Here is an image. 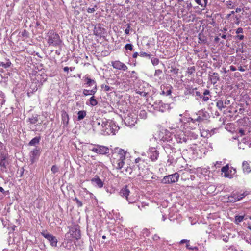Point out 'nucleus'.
Masks as SVG:
<instances>
[{"label":"nucleus","instance_id":"obj_14","mask_svg":"<svg viewBox=\"0 0 251 251\" xmlns=\"http://www.w3.org/2000/svg\"><path fill=\"white\" fill-rule=\"evenodd\" d=\"M197 117L196 118V120L197 121V122H201L205 120H207L209 118V114L207 112L201 110L198 111V113L196 114Z\"/></svg>","mask_w":251,"mask_h":251},{"label":"nucleus","instance_id":"obj_27","mask_svg":"<svg viewBox=\"0 0 251 251\" xmlns=\"http://www.w3.org/2000/svg\"><path fill=\"white\" fill-rule=\"evenodd\" d=\"M125 161H123L117 159L116 160L114 161L113 166L115 167L116 169L120 170L123 167L124 165H125Z\"/></svg>","mask_w":251,"mask_h":251},{"label":"nucleus","instance_id":"obj_10","mask_svg":"<svg viewBox=\"0 0 251 251\" xmlns=\"http://www.w3.org/2000/svg\"><path fill=\"white\" fill-rule=\"evenodd\" d=\"M246 196L245 193L239 192L232 193L230 196L228 197L227 202H235L242 200Z\"/></svg>","mask_w":251,"mask_h":251},{"label":"nucleus","instance_id":"obj_59","mask_svg":"<svg viewBox=\"0 0 251 251\" xmlns=\"http://www.w3.org/2000/svg\"><path fill=\"white\" fill-rule=\"evenodd\" d=\"M162 73V71L161 70L158 69L156 70L155 71L154 75L155 76H159Z\"/></svg>","mask_w":251,"mask_h":251},{"label":"nucleus","instance_id":"obj_33","mask_svg":"<svg viewBox=\"0 0 251 251\" xmlns=\"http://www.w3.org/2000/svg\"><path fill=\"white\" fill-rule=\"evenodd\" d=\"M41 137L40 136H36L33 138L29 143V145L30 146H35L36 144H38L40 141Z\"/></svg>","mask_w":251,"mask_h":251},{"label":"nucleus","instance_id":"obj_23","mask_svg":"<svg viewBox=\"0 0 251 251\" xmlns=\"http://www.w3.org/2000/svg\"><path fill=\"white\" fill-rule=\"evenodd\" d=\"M105 29L100 25L95 26L94 29V33L95 35L101 37L104 33Z\"/></svg>","mask_w":251,"mask_h":251},{"label":"nucleus","instance_id":"obj_47","mask_svg":"<svg viewBox=\"0 0 251 251\" xmlns=\"http://www.w3.org/2000/svg\"><path fill=\"white\" fill-rule=\"evenodd\" d=\"M151 62L153 65H157L159 63V60L157 58L152 57L151 58Z\"/></svg>","mask_w":251,"mask_h":251},{"label":"nucleus","instance_id":"obj_32","mask_svg":"<svg viewBox=\"0 0 251 251\" xmlns=\"http://www.w3.org/2000/svg\"><path fill=\"white\" fill-rule=\"evenodd\" d=\"M72 242L73 240L71 239H64V247L67 249H71V247L72 246Z\"/></svg>","mask_w":251,"mask_h":251},{"label":"nucleus","instance_id":"obj_24","mask_svg":"<svg viewBox=\"0 0 251 251\" xmlns=\"http://www.w3.org/2000/svg\"><path fill=\"white\" fill-rule=\"evenodd\" d=\"M40 153V148H36L30 152V157L32 162H33V160L39 156Z\"/></svg>","mask_w":251,"mask_h":251},{"label":"nucleus","instance_id":"obj_3","mask_svg":"<svg viewBox=\"0 0 251 251\" xmlns=\"http://www.w3.org/2000/svg\"><path fill=\"white\" fill-rule=\"evenodd\" d=\"M89 149L94 152L101 155L107 154L109 152L108 147L99 144H91L89 147Z\"/></svg>","mask_w":251,"mask_h":251},{"label":"nucleus","instance_id":"obj_30","mask_svg":"<svg viewBox=\"0 0 251 251\" xmlns=\"http://www.w3.org/2000/svg\"><path fill=\"white\" fill-rule=\"evenodd\" d=\"M229 170V166L228 164L224 166L221 169V171L224 173V176L226 177L232 178V176L230 174H227L228 171Z\"/></svg>","mask_w":251,"mask_h":251},{"label":"nucleus","instance_id":"obj_62","mask_svg":"<svg viewBox=\"0 0 251 251\" xmlns=\"http://www.w3.org/2000/svg\"><path fill=\"white\" fill-rule=\"evenodd\" d=\"M65 238L66 239H73L74 238V237H73V236H72V235H71L70 233H69V232H68L66 234H65Z\"/></svg>","mask_w":251,"mask_h":251},{"label":"nucleus","instance_id":"obj_60","mask_svg":"<svg viewBox=\"0 0 251 251\" xmlns=\"http://www.w3.org/2000/svg\"><path fill=\"white\" fill-rule=\"evenodd\" d=\"M136 93L137 94H140L141 96H146L147 94L146 92L143 91H137L136 92Z\"/></svg>","mask_w":251,"mask_h":251},{"label":"nucleus","instance_id":"obj_45","mask_svg":"<svg viewBox=\"0 0 251 251\" xmlns=\"http://www.w3.org/2000/svg\"><path fill=\"white\" fill-rule=\"evenodd\" d=\"M195 68L194 66L188 67L187 70V73L190 75L193 74L195 72Z\"/></svg>","mask_w":251,"mask_h":251},{"label":"nucleus","instance_id":"obj_34","mask_svg":"<svg viewBox=\"0 0 251 251\" xmlns=\"http://www.w3.org/2000/svg\"><path fill=\"white\" fill-rule=\"evenodd\" d=\"M77 120L80 121L83 119L86 116V111L85 110L79 111L77 113Z\"/></svg>","mask_w":251,"mask_h":251},{"label":"nucleus","instance_id":"obj_13","mask_svg":"<svg viewBox=\"0 0 251 251\" xmlns=\"http://www.w3.org/2000/svg\"><path fill=\"white\" fill-rule=\"evenodd\" d=\"M148 157L152 161H155L157 160L159 152L156 148L151 147L147 152Z\"/></svg>","mask_w":251,"mask_h":251},{"label":"nucleus","instance_id":"obj_48","mask_svg":"<svg viewBox=\"0 0 251 251\" xmlns=\"http://www.w3.org/2000/svg\"><path fill=\"white\" fill-rule=\"evenodd\" d=\"M124 48L126 50H129L130 51H132L133 50V46L131 44H126L125 47Z\"/></svg>","mask_w":251,"mask_h":251},{"label":"nucleus","instance_id":"obj_44","mask_svg":"<svg viewBox=\"0 0 251 251\" xmlns=\"http://www.w3.org/2000/svg\"><path fill=\"white\" fill-rule=\"evenodd\" d=\"M206 42V39L203 34H199V43H205Z\"/></svg>","mask_w":251,"mask_h":251},{"label":"nucleus","instance_id":"obj_54","mask_svg":"<svg viewBox=\"0 0 251 251\" xmlns=\"http://www.w3.org/2000/svg\"><path fill=\"white\" fill-rule=\"evenodd\" d=\"M235 39L236 40H242L244 38V36L243 34H238L234 37Z\"/></svg>","mask_w":251,"mask_h":251},{"label":"nucleus","instance_id":"obj_40","mask_svg":"<svg viewBox=\"0 0 251 251\" xmlns=\"http://www.w3.org/2000/svg\"><path fill=\"white\" fill-rule=\"evenodd\" d=\"M245 215H236L235 217V223L236 224H239L240 222H242L244 219Z\"/></svg>","mask_w":251,"mask_h":251},{"label":"nucleus","instance_id":"obj_20","mask_svg":"<svg viewBox=\"0 0 251 251\" xmlns=\"http://www.w3.org/2000/svg\"><path fill=\"white\" fill-rule=\"evenodd\" d=\"M135 162L137 164V167L139 171H143L144 168L147 167V163L140 158H136L135 160Z\"/></svg>","mask_w":251,"mask_h":251},{"label":"nucleus","instance_id":"obj_17","mask_svg":"<svg viewBox=\"0 0 251 251\" xmlns=\"http://www.w3.org/2000/svg\"><path fill=\"white\" fill-rule=\"evenodd\" d=\"M111 64L114 69L122 70L123 71H126L127 70L126 65L119 60L112 61Z\"/></svg>","mask_w":251,"mask_h":251},{"label":"nucleus","instance_id":"obj_26","mask_svg":"<svg viewBox=\"0 0 251 251\" xmlns=\"http://www.w3.org/2000/svg\"><path fill=\"white\" fill-rule=\"evenodd\" d=\"M127 151L122 149H119L118 151V159L125 161Z\"/></svg>","mask_w":251,"mask_h":251},{"label":"nucleus","instance_id":"obj_57","mask_svg":"<svg viewBox=\"0 0 251 251\" xmlns=\"http://www.w3.org/2000/svg\"><path fill=\"white\" fill-rule=\"evenodd\" d=\"M209 96L202 95L201 98L202 99V100L204 102L207 101L209 99Z\"/></svg>","mask_w":251,"mask_h":251},{"label":"nucleus","instance_id":"obj_37","mask_svg":"<svg viewBox=\"0 0 251 251\" xmlns=\"http://www.w3.org/2000/svg\"><path fill=\"white\" fill-rule=\"evenodd\" d=\"M11 62H7L6 63H4L2 62H0V67H2V68L4 69H6L7 68H8L11 65ZM3 68H0V72H3Z\"/></svg>","mask_w":251,"mask_h":251},{"label":"nucleus","instance_id":"obj_31","mask_svg":"<svg viewBox=\"0 0 251 251\" xmlns=\"http://www.w3.org/2000/svg\"><path fill=\"white\" fill-rule=\"evenodd\" d=\"M137 116L141 119H145L147 117V113L146 110L140 109L137 111Z\"/></svg>","mask_w":251,"mask_h":251},{"label":"nucleus","instance_id":"obj_9","mask_svg":"<svg viewBox=\"0 0 251 251\" xmlns=\"http://www.w3.org/2000/svg\"><path fill=\"white\" fill-rule=\"evenodd\" d=\"M106 122V119H97L96 121H93V126L102 132L104 126H106L105 125Z\"/></svg>","mask_w":251,"mask_h":251},{"label":"nucleus","instance_id":"obj_11","mask_svg":"<svg viewBox=\"0 0 251 251\" xmlns=\"http://www.w3.org/2000/svg\"><path fill=\"white\" fill-rule=\"evenodd\" d=\"M42 235L47 239L50 243V245L52 247H56L58 242L57 239L55 236H53L50 234L47 231H44L41 233Z\"/></svg>","mask_w":251,"mask_h":251},{"label":"nucleus","instance_id":"obj_41","mask_svg":"<svg viewBox=\"0 0 251 251\" xmlns=\"http://www.w3.org/2000/svg\"><path fill=\"white\" fill-rule=\"evenodd\" d=\"M5 95L1 91H0V108H1L2 105L5 103Z\"/></svg>","mask_w":251,"mask_h":251},{"label":"nucleus","instance_id":"obj_64","mask_svg":"<svg viewBox=\"0 0 251 251\" xmlns=\"http://www.w3.org/2000/svg\"><path fill=\"white\" fill-rule=\"evenodd\" d=\"M218 35H219V36L223 39H226V36H227V35L225 34V33H223V34H221V33H219L218 34Z\"/></svg>","mask_w":251,"mask_h":251},{"label":"nucleus","instance_id":"obj_4","mask_svg":"<svg viewBox=\"0 0 251 251\" xmlns=\"http://www.w3.org/2000/svg\"><path fill=\"white\" fill-rule=\"evenodd\" d=\"M104 128L102 131V133L105 135H114L118 130V126L112 121H108L106 123Z\"/></svg>","mask_w":251,"mask_h":251},{"label":"nucleus","instance_id":"obj_5","mask_svg":"<svg viewBox=\"0 0 251 251\" xmlns=\"http://www.w3.org/2000/svg\"><path fill=\"white\" fill-rule=\"evenodd\" d=\"M137 116L135 112H129L124 116V121L128 126H132L137 122Z\"/></svg>","mask_w":251,"mask_h":251},{"label":"nucleus","instance_id":"obj_6","mask_svg":"<svg viewBox=\"0 0 251 251\" xmlns=\"http://www.w3.org/2000/svg\"><path fill=\"white\" fill-rule=\"evenodd\" d=\"M152 107L154 109L161 112H164L170 108V104L165 103L160 100L155 101L152 105Z\"/></svg>","mask_w":251,"mask_h":251},{"label":"nucleus","instance_id":"obj_39","mask_svg":"<svg viewBox=\"0 0 251 251\" xmlns=\"http://www.w3.org/2000/svg\"><path fill=\"white\" fill-rule=\"evenodd\" d=\"M207 1L208 0H195V2L197 3V4L203 7H206Z\"/></svg>","mask_w":251,"mask_h":251},{"label":"nucleus","instance_id":"obj_36","mask_svg":"<svg viewBox=\"0 0 251 251\" xmlns=\"http://www.w3.org/2000/svg\"><path fill=\"white\" fill-rule=\"evenodd\" d=\"M28 122L31 124H35L38 121V115H35L28 118Z\"/></svg>","mask_w":251,"mask_h":251},{"label":"nucleus","instance_id":"obj_58","mask_svg":"<svg viewBox=\"0 0 251 251\" xmlns=\"http://www.w3.org/2000/svg\"><path fill=\"white\" fill-rule=\"evenodd\" d=\"M236 33L238 35L243 33V29L241 27L238 28L236 30Z\"/></svg>","mask_w":251,"mask_h":251},{"label":"nucleus","instance_id":"obj_53","mask_svg":"<svg viewBox=\"0 0 251 251\" xmlns=\"http://www.w3.org/2000/svg\"><path fill=\"white\" fill-rule=\"evenodd\" d=\"M74 201H75L78 206V207H81L83 205L82 202L80 201L77 198H75L73 199Z\"/></svg>","mask_w":251,"mask_h":251},{"label":"nucleus","instance_id":"obj_51","mask_svg":"<svg viewBox=\"0 0 251 251\" xmlns=\"http://www.w3.org/2000/svg\"><path fill=\"white\" fill-rule=\"evenodd\" d=\"M226 5L229 9H232L234 7L233 3L231 1H227L226 2Z\"/></svg>","mask_w":251,"mask_h":251},{"label":"nucleus","instance_id":"obj_63","mask_svg":"<svg viewBox=\"0 0 251 251\" xmlns=\"http://www.w3.org/2000/svg\"><path fill=\"white\" fill-rule=\"evenodd\" d=\"M114 215L117 220H119L120 221L122 220V217L120 216L119 213H116V214H114Z\"/></svg>","mask_w":251,"mask_h":251},{"label":"nucleus","instance_id":"obj_61","mask_svg":"<svg viewBox=\"0 0 251 251\" xmlns=\"http://www.w3.org/2000/svg\"><path fill=\"white\" fill-rule=\"evenodd\" d=\"M203 95H205V96H209L210 97H211L210 92L209 90H207V89L204 90V91L203 93Z\"/></svg>","mask_w":251,"mask_h":251},{"label":"nucleus","instance_id":"obj_38","mask_svg":"<svg viewBox=\"0 0 251 251\" xmlns=\"http://www.w3.org/2000/svg\"><path fill=\"white\" fill-rule=\"evenodd\" d=\"M97 104H98V101L96 100V99H95L94 96H92L90 98V99H89V103L88 104V103H87V104L90 105L92 106H96V105H97Z\"/></svg>","mask_w":251,"mask_h":251},{"label":"nucleus","instance_id":"obj_1","mask_svg":"<svg viewBox=\"0 0 251 251\" xmlns=\"http://www.w3.org/2000/svg\"><path fill=\"white\" fill-rule=\"evenodd\" d=\"M45 39L49 46L59 47L62 43V40L59 34L53 30H50L46 34Z\"/></svg>","mask_w":251,"mask_h":251},{"label":"nucleus","instance_id":"obj_18","mask_svg":"<svg viewBox=\"0 0 251 251\" xmlns=\"http://www.w3.org/2000/svg\"><path fill=\"white\" fill-rule=\"evenodd\" d=\"M189 152L192 153V158L194 159L201 157V155L200 150L195 144L194 147H190L189 148Z\"/></svg>","mask_w":251,"mask_h":251},{"label":"nucleus","instance_id":"obj_7","mask_svg":"<svg viewBox=\"0 0 251 251\" xmlns=\"http://www.w3.org/2000/svg\"><path fill=\"white\" fill-rule=\"evenodd\" d=\"M179 177V175L177 173L165 176L161 182L163 184L172 183L177 182Z\"/></svg>","mask_w":251,"mask_h":251},{"label":"nucleus","instance_id":"obj_2","mask_svg":"<svg viewBox=\"0 0 251 251\" xmlns=\"http://www.w3.org/2000/svg\"><path fill=\"white\" fill-rule=\"evenodd\" d=\"M119 194L122 197L125 198L129 204L136 202L139 198L137 193L132 194L127 185L120 190Z\"/></svg>","mask_w":251,"mask_h":251},{"label":"nucleus","instance_id":"obj_15","mask_svg":"<svg viewBox=\"0 0 251 251\" xmlns=\"http://www.w3.org/2000/svg\"><path fill=\"white\" fill-rule=\"evenodd\" d=\"M83 78L85 82L83 85L84 87H88L93 86V87H97L96 81L89 77L88 75H85Z\"/></svg>","mask_w":251,"mask_h":251},{"label":"nucleus","instance_id":"obj_8","mask_svg":"<svg viewBox=\"0 0 251 251\" xmlns=\"http://www.w3.org/2000/svg\"><path fill=\"white\" fill-rule=\"evenodd\" d=\"M9 162L7 160V155L4 153H0V168L2 172H7Z\"/></svg>","mask_w":251,"mask_h":251},{"label":"nucleus","instance_id":"obj_43","mask_svg":"<svg viewBox=\"0 0 251 251\" xmlns=\"http://www.w3.org/2000/svg\"><path fill=\"white\" fill-rule=\"evenodd\" d=\"M101 88L102 89H103L104 91L105 92L111 91L113 89V87H111L109 86L108 85H104V84H102L101 85Z\"/></svg>","mask_w":251,"mask_h":251},{"label":"nucleus","instance_id":"obj_42","mask_svg":"<svg viewBox=\"0 0 251 251\" xmlns=\"http://www.w3.org/2000/svg\"><path fill=\"white\" fill-rule=\"evenodd\" d=\"M216 106L218 108L221 110L223 108H225L224 103L221 100H218L216 102Z\"/></svg>","mask_w":251,"mask_h":251},{"label":"nucleus","instance_id":"obj_56","mask_svg":"<svg viewBox=\"0 0 251 251\" xmlns=\"http://www.w3.org/2000/svg\"><path fill=\"white\" fill-rule=\"evenodd\" d=\"M51 171L53 174H55L58 172V168L56 165H53L51 168Z\"/></svg>","mask_w":251,"mask_h":251},{"label":"nucleus","instance_id":"obj_12","mask_svg":"<svg viewBox=\"0 0 251 251\" xmlns=\"http://www.w3.org/2000/svg\"><path fill=\"white\" fill-rule=\"evenodd\" d=\"M175 139L177 143H189V138L186 137V135L182 131L176 133L175 135Z\"/></svg>","mask_w":251,"mask_h":251},{"label":"nucleus","instance_id":"obj_35","mask_svg":"<svg viewBox=\"0 0 251 251\" xmlns=\"http://www.w3.org/2000/svg\"><path fill=\"white\" fill-rule=\"evenodd\" d=\"M187 137H189V143H191V141L192 140H195L198 138V135L197 134H196L195 133L193 132H190L188 135H186Z\"/></svg>","mask_w":251,"mask_h":251},{"label":"nucleus","instance_id":"obj_29","mask_svg":"<svg viewBox=\"0 0 251 251\" xmlns=\"http://www.w3.org/2000/svg\"><path fill=\"white\" fill-rule=\"evenodd\" d=\"M242 168L243 172L245 174H249L251 171L250 165L246 161H244L242 162Z\"/></svg>","mask_w":251,"mask_h":251},{"label":"nucleus","instance_id":"obj_22","mask_svg":"<svg viewBox=\"0 0 251 251\" xmlns=\"http://www.w3.org/2000/svg\"><path fill=\"white\" fill-rule=\"evenodd\" d=\"M209 79L213 84H215L220 79L219 74L217 73H212L209 74Z\"/></svg>","mask_w":251,"mask_h":251},{"label":"nucleus","instance_id":"obj_28","mask_svg":"<svg viewBox=\"0 0 251 251\" xmlns=\"http://www.w3.org/2000/svg\"><path fill=\"white\" fill-rule=\"evenodd\" d=\"M61 118L63 124L65 126H67L69 123V117L68 114L65 111H62Z\"/></svg>","mask_w":251,"mask_h":251},{"label":"nucleus","instance_id":"obj_52","mask_svg":"<svg viewBox=\"0 0 251 251\" xmlns=\"http://www.w3.org/2000/svg\"><path fill=\"white\" fill-rule=\"evenodd\" d=\"M196 122H197V121L196 120V118H193L190 117L188 118V123L187 124H189V125H190L191 123L194 124Z\"/></svg>","mask_w":251,"mask_h":251},{"label":"nucleus","instance_id":"obj_46","mask_svg":"<svg viewBox=\"0 0 251 251\" xmlns=\"http://www.w3.org/2000/svg\"><path fill=\"white\" fill-rule=\"evenodd\" d=\"M128 73L129 75H128L130 76V77L134 78L135 79L137 78V74L134 71L129 72Z\"/></svg>","mask_w":251,"mask_h":251},{"label":"nucleus","instance_id":"obj_19","mask_svg":"<svg viewBox=\"0 0 251 251\" xmlns=\"http://www.w3.org/2000/svg\"><path fill=\"white\" fill-rule=\"evenodd\" d=\"M69 233H70L74 239L76 240L80 239L81 234L80 231L78 229H77L76 228H71L69 231Z\"/></svg>","mask_w":251,"mask_h":251},{"label":"nucleus","instance_id":"obj_49","mask_svg":"<svg viewBox=\"0 0 251 251\" xmlns=\"http://www.w3.org/2000/svg\"><path fill=\"white\" fill-rule=\"evenodd\" d=\"M126 28L125 30V33L126 35L129 34L130 30H131V24L130 23H128L126 25Z\"/></svg>","mask_w":251,"mask_h":251},{"label":"nucleus","instance_id":"obj_55","mask_svg":"<svg viewBox=\"0 0 251 251\" xmlns=\"http://www.w3.org/2000/svg\"><path fill=\"white\" fill-rule=\"evenodd\" d=\"M146 206H148V204H146L144 202H142L140 204H138L137 205V206L138 207V208L140 210H142L143 208H145V207Z\"/></svg>","mask_w":251,"mask_h":251},{"label":"nucleus","instance_id":"obj_50","mask_svg":"<svg viewBox=\"0 0 251 251\" xmlns=\"http://www.w3.org/2000/svg\"><path fill=\"white\" fill-rule=\"evenodd\" d=\"M139 56L141 57H147L149 58H151V55L150 54H148L145 52L141 51L139 53Z\"/></svg>","mask_w":251,"mask_h":251},{"label":"nucleus","instance_id":"obj_21","mask_svg":"<svg viewBox=\"0 0 251 251\" xmlns=\"http://www.w3.org/2000/svg\"><path fill=\"white\" fill-rule=\"evenodd\" d=\"M91 181L95 186L99 188H102L103 186V182L99 177L97 176H95V177L92 179Z\"/></svg>","mask_w":251,"mask_h":251},{"label":"nucleus","instance_id":"obj_16","mask_svg":"<svg viewBox=\"0 0 251 251\" xmlns=\"http://www.w3.org/2000/svg\"><path fill=\"white\" fill-rule=\"evenodd\" d=\"M172 86L169 84L162 85L160 86V94L164 96H170L172 93Z\"/></svg>","mask_w":251,"mask_h":251},{"label":"nucleus","instance_id":"obj_25","mask_svg":"<svg viewBox=\"0 0 251 251\" xmlns=\"http://www.w3.org/2000/svg\"><path fill=\"white\" fill-rule=\"evenodd\" d=\"M97 87H93L91 90H88L84 89L83 90V95L85 96L88 95L94 96L97 91Z\"/></svg>","mask_w":251,"mask_h":251}]
</instances>
